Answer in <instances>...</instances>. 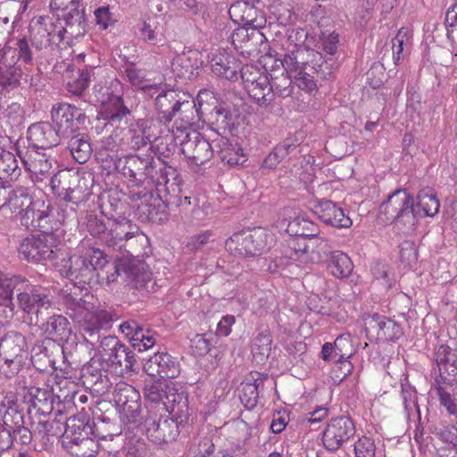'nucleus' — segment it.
Instances as JSON below:
<instances>
[{"mask_svg": "<svg viewBox=\"0 0 457 457\" xmlns=\"http://www.w3.org/2000/svg\"><path fill=\"white\" fill-rule=\"evenodd\" d=\"M320 53L304 46L295 45L285 54L282 65L286 73L280 78L270 75V86L275 96L286 98L292 94V81L302 90L312 92L316 89L313 73L317 71L316 65L321 61Z\"/></svg>", "mask_w": 457, "mask_h": 457, "instance_id": "obj_1", "label": "nucleus"}, {"mask_svg": "<svg viewBox=\"0 0 457 457\" xmlns=\"http://www.w3.org/2000/svg\"><path fill=\"white\" fill-rule=\"evenodd\" d=\"M439 207L435 190L425 187L418 193L416 208L412 196L404 189H397L380 205L379 210L386 215V220L411 228L416 224V215L434 217Z\"/></svg>", "mask_w": 457, "mask_h": 457, "instance_id": "obj_2", "label": "nucleus"}, {"mask_svg": "<svg viewBox=\"0 0 457 457\" xmlns=\"http://www.w3.org/2000/svg\"><path fill=\"white\" fill-rule=\"evenodd\" d=\"M93 260L97 263L95 275L97 280L107 285L115 282L123 271L128 283L136 288H144L151 280L147 264L138 258L120 259L110 262L99 249H93Z\"/></svg>", "mask_w": 457, "mask_h": 457, "instance_id": "obj_3", "label": "nucleus"}, {"mask_svg": "<svg viewBox=\"0 0 457 457\" xmlns=\"http://www.w3.org/2000/svg\"><path fill=\"white\" fill-rule=\"evenodd\" d=\"M92 427L84 413L70 417L65 424L62 445L77 457H95L96 443L90 437Z\"/></svg>", "mask_w": 457, "mask_h": 457, "instance_id": "obj_4", "label": "nucleus"}, {"mask_svg": "<svg viewBox=\"0 0 457 457\" xmlns=\"http://www.w3.org/2000/svg\"><path fill=\"white\" fill-rule=\"evenodd\" d=\"M275 235L263 228L234 233L225 242L226 250L237 257L258 256L275 245Z\"/></svg>", "mask_w": 457, "mask_h": 457, "instance_id": "obj_5", "label": "nucleus"}, {"mask_svg": "<svg viewBox=\"0 0 457 457\" xmlns=\"http://www.w3.org/2000/svg\"><path fill=\"white\" fill-rule=\"evenodd\" d=\"M102 114L106 120V129H113L111 135L103 140L104 147L112 152H118L120 149L126 151L125 135L120 133V129L128 124L130 111L124 105L122 98L111 95L106 100H103Z\"/></svg>", "mask_w": 457, "mask_h": 457, "instance_id": "obj_6", "label": "nucleus"}, {"mask_svg": "<svg viewBox=\"0 0 457 457\" xmlns=\"http://www.w3.org/2000/svg\"><path fill=\"white\" fill-rule=\"evenodd\" d=\"M66 309V314L89 336L105 328L110 322V316L105 311L83 299H68Z\"/></svg>", "mask_w": 457, "mask_h": 457, "instance_id": "obj_7", "label": "nucleus"}, {"mask_svg": "<svg viewBox=\"0 0 457 457\" xmlns=\"http://www.w3.org/2000/svg\"><path fill=\"white\" fill-rule=\"evenodd\" d=\"M66 24L63 26L55 18L45 15L35 17L30 24V40L36 51L42 53L52 50L64 39Z\"/></svg>", "mask_w": 457, "mask_h": 457, "instance_id": "obj_8", "label": "nucleus"}, {"mask_svg": "<svg viewBox=\"0 0 457 457\" xmlns=\"http://www.w3.org/2000/svg\"><path fill=\"white\" fill-rule=\"evenodd\" d=\"M21 141L17 142L16 151L32 180L43 181L49 178L54 171V165L56 164L54 158L34 148L21 149Z\"/></svg>", "mask_w": 457, "mask_h": 457, "instance_id": "obj_9", "label": "nucleus"}, {"mask_svg": "<svg viewBox=\"0 0 457 457\" xmlns=\"http://www.w3.org/2000/svg\"><path fill=\"white\" fill-rule=\"evenodd\" d=\"M16 304L27 315H38L41 310L51 308L53 301L46 290L32 285L25 278L16 295Z\"/></svg>", "mask_w": 457, "mask_h": 457, "instance_id": "obj_10", "label": "nucleus"}, {"mask_svg": "<svg viewBox=\"0 0 457 457\" xmlns=\"http://www.w3.org/2000/svg\"><path fill=\"white\" fill-rule=\"evenodd\" d=\"M112 398L120 410V416L128 422H135L141 412L139 392L124 381L116 383Z\"/></svg>", "mask_w": 457, "mask_h": 457, "instance_id": "obj_11", "label": "nucleus"}, {"mask_svg": "<svg viewBox=\"0 0 457 457\" xmlns=\"http://www.w3.org/2000/svg\"><path fill=\"white\" fill-rule=\"evenodd\" d=\"M22 341V337L17 333H8L0 340V372L6 377H12L20 370Z\"/></svg>", "mask_w": 457, "mask_h": 457, "instance_id": "obj_12", "label": "nucleus"}, {"mask_svg": "<svg viewBox=\"0 0 457 457\" xmlns=\"http://www.w3.org/2000/svg\"><path fill=\"white\" fill-rule=\"evenodd\" d=\"M155 107L161 120L170 122L179 114L181 120L189 119L187 112H193L195 104L188 100L181 101L174 90H162L155 97Z\"/></svg>", "mask_w": 457, "mask_h": 457, "instance_id": "obj_13", "label": "nucleus"}, {"mask_svg": "<svg viewBox=\"0 0 457 457\" xmlns=\"http://www.w3.org/2000/svg\"><path fill=\"white\" fill-rule=\"evenodd\" d=\"M228 14L235 23L243 26V28L238 29L233 36V42L236 41L235 36H247L248 29L256 30L262 28L265 23V19L259 10L253 4L245 1H237L232 4L228 10Z\"/></svg>", "mask_w": 457, "mask_h": 457, "instance_id": "obj_14", "label": "nucleus"}, {"mask_svg": "<svg viewBox=\"0 0 457 457\" xmlns=\"http://www.w3.org/2000/svg\"><path fill=\"white\" fill-rule=\"evenodd\" d=\"M51 118L61 137H69L79 129L86 116L76 106L62 103L53 106Z\"/></svg>", "mask_w": 457, "mask_h": 457, "instance_id": "obj_15", "label": "nucleus"}, {"mask_svg": "<svg viewBox=\"0 0 457 457\" xmlns=\"http://www.w3.org/2000/svg\"><path fill=\"white\" fill-rule=\"evenodd\" d=\"M355 433L353 420L348 417H338L330 420L323 431L322 442L326 449L336 451Z\"/></svg>", "mask_w": 457, "mask_h": 457, "instance_id": "obj_16", "label": "nucleus"}, {"mask_svg": "<svg viewBox=\"0 0 457 457\" xmlns=\"http://www.w3.org/2000/svg\"><path fill=\"white\" fill-rule=\"evenodd\" d=\"M81 0H51L50 6L53 10L66 12L64 22L65 32L70 37H77L85 33V18L79 7Z\"/></svg>", "mask_w": 457, "mask_h": 457, "instance_id": "obj_17", "label": "nucleus"}, {"mask_svg": "<svg viewBox=\"0 0 457 457\" xmlns=\"http://www.w3.org/2000/svg\"><path fill=\"white\" fill-rule=\"evenodd\" d=\"M53 240V236L48 233L26 238L21 244L19 253L24 259L35 262L53 260L55 257V252L50 244Z\"/></svg>", "mask_w": 457, "mask_h": 457, "instance_id": "obj_18", "label": "nucleus"}, {"mask_svg": "<svg viewBox=\"0 0 457 457\" xmlns=\"http://www.w3.org/2000/svg\"><path fill=\"white\" fill-rule=\"evenodd\" d=\"M144 426L147 437L156 445L172 441L178 435V427L168 415L149 416L145 419Z\"/></svg>", "mask_w": 457, "mask_h": 457, "instance_id": "obj_19", "label": "nucleus"}, {"mask_svg": "<svg viewBox=\"0 0 457 457\" xmlns=\"http://www.w3.org/2000/svg\"><path fill=\"white\" fill-rule=\"evenodd\" d=\"M115 166L124 177L136 186L144 183L153 170L151 160L137 155H127L124 158H120L116 161Z\"/></svg>", "mask_w": 457, "mask_h": 457, "instance_id": "obj_20", "label": "nucleus"}, {"mask_svg": "<svg viewBox=\"0 0 457 457\" xmlns=\"http://www.w3.org/2000/svg\"><path fill=\"white\" fill-rule=\"evenodd\" d=\"M181 151L195 165L204 164L213 155L209 141L195 131L187 133L185 139L181 141Z\"/></svg>", "mask_w": 457, "mask_h": 457, "instance_id": "obj_21", "label": "nucleus"}, {"mask_svg": "<svg viewBox=\"0 0 457 457\" xmlns=\"http://www.w3.org/2000/svg\"><path fill=\"white\" fill-rule=\"evenodd\" d=\"M152 120H139L135 124L124 125L120 133L125 135L126 150H138L157 137L152 131Z\"/></svg>", "mask_w": 457, "mask_h": 457, "instance_id": "obj_22", "label": "nucleus"}, {"mask_svg": "<svg viewBox=\"0 0 457 457\" xmlns=\"http://www.w3.org/2000/svg\"><path fill=\"white\" fill-rule=\"evenodd\" d=\"M365 330L367 334L382 341H395L403 335V329L397 322L378 314H373L366 319Z\"/></svg>", "mask_w": 457, "mask_h": 457, "instance_id": "obj_23", "label": "nucleus"}, {"mask_svg": "<svg viewBox=\"0 0 457 457\" xmlns=\"http://www.w3.org/2000/svg\"><path fill=\"white\" fill-rule=\"evenodd\" d=\"M61 135L49 122H37L29 127L27 140L28 148L48 149L60 143Z\"/></svg>", "mask_w": 457, "mask_h": 457, "instance_id": "obj_24", "label": "nucleus"}, {"mask_svg": "<svg viewBox=\"0 0 457 457\" xmlns=\"http://www.w3.org/2000/svg\"><path fill=\"white\" fill-rule=\"evenodd\" d=\"M144 370L150 377H160L164 379L178 377L180 373V367L170 354L157 353L145 362Z\"/></svg>", "mask_w": 457, "mask_h": 457, "instance_id": "obj_25", "label": "nucleus"}, {"mask_svg": "<svg viewBox=\"0 0 457 457\" xmlns=\"http://www.w3.org/2000/svg\"><path fill=\"white\" fill-rule=\"evenodd\" d=\"M51 207L43 201H35L28 205L21 216V224L27 228L41 229L44 234L51 229Z\"/></svg>", "mask_w": 457, "mask_h": 457, "instance_id": "obj_26", "label": "nucleus"}, {"mask_svg": "<svg viewBox=\"0 0 457 457\" xmlns=\"http://www.w3.org/2000/svg\"><path fill=\"white\" fill-rule=\"evenodd\" d=\"M435 361L444 383L453 385L457 382V357L450 346L441 345L435 353Z\"/></svg>", "mask_w": 457, "mask_h": 457, "instance_id": "obj_27", "label": "nucleus"}, {"mask_svg": "<svg viewBox=\"0 0 457 457\" xmlns=\"http://www.w3.org/2000/svg\"><path fill=\"white\" fill-rule=\"evenodd\" d=\"M25 278L0 272V305L5 307V318H12L16 313L13 294L19 292Z\"/></svg>", "mask_w": 457, "mask_h": 457, "instance_id": "obj_28", "label": "nucleus"}, {"mask_svg": "<svg viewBox=\"0 0 457 457\" xmlns=\"http://www.w3.org/2000/svg\"><path fill=\"white\" fill-rule=\"evenodd\" d=\"M211 68L216 76L228 80H234L237 78V70L240 68V63L235 56L228 54L225 49H219L212 55Z\"/></svg>", "mask_w": 457, "mask_h": 457, "instance_id": "obj_29", "label": "nucleus"}, {"mask_svg": "<svg viewBox=\"0 0 457 457\" xmlns=\"http://www.w3.org/2000/svg\"><path fill=\"white\" fill-rule=\"evenodd\" d=\"M315 213L325 224L337 228H349L352 220L344 211L331 201L325 200L315 206Z\"/></svg>", "mask_w": 457, "mask_h": 457, "instance_id": "obj_30", "label": "nucleus"}, {"mask_svg": "<svg viewBox=\"0 0 457 457\" xmlns=\"http://www.w3.org/2000/svg\"><path fill=\"white\" fill-rule=\"evenodd\" d=\"M93 250L84 256H73L70 259V276L79 283L90 284L95 277L97 263L93 260Z\"/></svg>", "mask_w": 457, "mask_h": 457, "instance_id": "obj_31", "label": "nucleus"}, {"mask_svg": "<svg viewBox=\"0 0 457 457\" xmlns=\"http://www.w3.org/2000/svg\"><path fill=\"white\" fill-rule=\"evenodd\" d=\"M198 53L190 51L178 54L171 62L173 73L184 79H192L198 74L201 62Z\"/></svg>", "mask_w": 457, "mask_h": 457, "instance_id": "obj_32", "label": "nucleus"}, {"mask_svg": "<svg viewBox=\"0 0 457 457\" xmlns=\"http://www.w3.org/2000/svg\"><path fill=\"white\" fill-rule=\"evenodd\" d=\"M136 363L134 353L125 345L118 347L113 353L103 361V368L111 369L115 373L123 374L133 370Z\"/></svg>", "mask_w": 457, "mask_h": 457, "instance_id": "obj_33", "label": "nucleus"}, {"mask_svg": "<svg viewBox=\"0 0 457 457\" xmlns=\"http://www.w3.org/2000/svg\"><path fill=\"white\" fill-rule=\"evenodd\" d=\"M162 411L175 416L182 417L187 411V397L183 390L178 387L176 383L170 381Z\"/></svg>", "mask_w": 457, "mask_h": 457, "instance_id": "obj_34", "label": "nucleus"}, {"mask_svg": "<svg viewBox=\"0 0 457 457\" xmlns=\"http://www.w3.org/2000/svg\"><path fill=\"white\" fill-rule=\"evenodd\" d=\"M77 181V175H72L68 170H59L51 178L50 187L58 197L65 201H71V194L73 192V185Z\"/></svg>", "mask_w": 457, "mask_h": 457, "instance_id": "obj_35", "label": "nucleus"}, {"mask_svg": "<svg viewBox=\"0 0 457 457\" xmlns=\"http://www.w3.org/2000/svg\"><path fill=\"white\" fill-rule=\"evenodd\" d=\"M245 90L261 107H267L275 100V93L272 91L269 77L261 79L251 86L248 85Z\"/></svg>", "mask_w": 457, "mask_h": 457, "instance_id": "obj_36", "label": "nucleus"}, {"mask_svg": "<svg viewBox=\"0 0 457 457\" xmlns=\"http://www.w3.org/2000/svg\"><path fill=\"white\" fill-rule=\"evenodd\" d=\"M353 262L349 256L343 252L335 251L330 253L328 269L336 278H347L353 271Z\"/></svg>", "mask_w": 457, "mask_h": 457, "instance_id": "obj_37", "label": "nucleus"}, {"mask_svg": "<svg viewBox=\"0 0 457 457\" xmlns=\"http://www.w3.org/2000/svg\"><path fill=\"white\" fill-rule=\"evenodd\" d=\"M6 407V411L3 416V423L4 427L15 431L24 424L23 414L16 406L15 397L12 394L6 395L2 403Z\"/></svg>", "mask_w": 457, "mask_h": 457, "instance_id": "obj_38", "label": "nucleus"}, {"mask_svg": "<svg viewBox=\"0 0 457 457\" xmlns=\"http://www.w3.org/2000/svg\"><path fill=\"white\" fill-rule=\"evenodd\" d=\"M169 380L150 379L145 381L144 387V396L149 403L163 405L170 386Z\"/></svg>", "mask_w": 457, "mask_h": 457, "instance_id": "obj_39", "label": "nucleus"}, {"mask_svg": "<svg viewBox=\"0 0 457 457\" xmlns=\"http://www.w3.org/2000/svg\"><path fill=\"white\" fill-rule=\"evenodd\" d=\"M21 175L15 155L0 145V180H13Z\"/></svg>", "mask_w": 457, "mask_h": 457, "instance_id": "obj_40", "label": "nucleus"}, {"mask_svg": "<svg viewBox=\"0 0 457 457\" xmlns=\"http://www.w3.org/2000/svg\"><path fill=\"white\" fill-rule=\"evenodd\" d=\"M272 339L268 329L260 332L252 342L251 351L257 362H264L270 354Z\"/></svg>", "mask_w": 457, "mask_h": 457, "instance_id": "obj_41", "label": "nucleus"}, {"mask_svg": "<svg viewBox=\"0 0 457 457\" xmlns=\"http://www.w3.org/2000/svg\"><path fill=\"white\" fill-rule=\"evenodd\" d=\"M296 145L292 138H287L283 143L276 145L274 149L263 160L262 168L272 170L286 158L294 149Z\"/></svg>", "mask_w": 457, "mask_h": 457, "instance_id": "obj_42", "label": "nucleus"}, {"mask_svg": "<svg viewBox=\"0 0 457 457\" xmlns=\"http://www.w3.org/2000/svg\"><path fill=\"white\" fill-rule=\"evenodd\" d=\"M68 145L71 154L78 162L84 163L90 157L92 149L85 135L71 137Z\"/></svg>", "mask_w": 457, "mask_h": 457, "instance_id": "obj_43", "label": "nucleus"}, {"mask_svg": "<svg viewBox=\"0 0 457 457\" xmlns=\"http://www.w3.org/2000/svg\"><path fill=\"white\" fill-rule=\"evenodd\" d=\"M139 38L144 43L158 46L165 41L163 33L160 30L157 22L144 21L138 29Z\"/></svg>", "mask_w": 457, "mask_h": 457, "instance_id": "obj_44", "label": "nucleus"}, {"mask_svg": "<svg viewBox=\"0 0 457 457\" xmlns=\"http://www.w3.org/2000/svg\"><path fill=\"white\" fill-rule=\"evenodd\" d=\"M32 203L27 190L21 187L8 192L5 208H9L12 212L21 213Z\"/></svg>", "mask_w": 457, "mask_h": 457, "instance_id": "obj_45", "label": "nucleus"}, {"mask_svg": "<svg viewBox=\"0 0 457 457\" xmlns=\"http://www.w3.org/2000/svg\"><path fill=\"white\" fill-rule=\"evenodd\" d=\"M288 247L290 249V253H287V256L292 260V262L289 263L290 266H297V262L304 264L309 262L310 258L308 246L305 245L303 238L290 239L288 242Z\"/></svg>", "mask_w": 457, "mask_h": 457, "instance_id": "obj_46", "label": "nucleus"}, {"mask_svg": "<svg viewBox=\"0 0 457 457\" xmlns=\"http://www.w3.org/2000/svg\"><path fill=\"white\" fill-rule=\"evenodd\" d=\"M220 158L222 162L229 166L242 165L245 162L243 149L237 145H233L228 141L223 142V146L219 152Z\"/></svg>", "mask_w": 457, "mask_h": 457, "instance_id": "obj_47", "label": "nucleus"}, {"mask_svg": "<svg viewBox=\"0 0 457 457\" xmlns=\"http://www.w3.org/2000/svg\"><path fill=\"white\" fill-rule=\"evenodd\" d=\"M68 320L62 315H54L43 325V329L48 337L62 338L69 332Z\"/></svg>", "mask_w": 457, "mask_h": 457, "instance_id": "obj_48", "label": "nucleus"}, {"mask_svg": "<svg viewBox=\"0 0 457 457\" xmlns=\"http://www.w3.org/2000/svg\"><path fill=\"white\" fill-rule=\"evenodd\" d=\"M410 38L408 29L401 28L392 39L393 59L395 64L403 59L404 47L409 45Z\"/></svg>", "mask_w": 457, "mask_h": 457, "instance_id": "obj_49", "label": "nucleus"}, {"mask_svg": "<svg viewBox=\"0 0 457 457\" xmlns=\"http://www.w3.org/2000/svg\"><path fill=\"white\" fill-rule=\"evenodd\" d=\"M289 228L296 235L303 237H316L319 233V228L316 224L305 218H297L289 224Z\"/></svg>", "mask_w": 457, "mask_h": 457, "instance_id": "obj_50", "label": "nucleus"}, {"mask_svg": "<svg viewBox=\"0 0 457 457\" xmlns=\"http://www.w3.org/2000/svg\"><path fill=\"white\" fill-rule=\"evenodd\" d=\"M333 345L335 347L334 357L338 358L339 361L347 360L353 354V349L349 333L337 337Z\"/></svg>", "mask_w": 457, "mask_h": 457, "instance_id": "obj_51", "label": "nucleus"}, {"mask_svg": "<svg viewBox=\"0 0 457 457\" xmlns=\"http://www.w3.org/2000/svg\"><path fill=\"white\" fill-rule=\"evenodd\" d=\"M90 73L87 70L78 71V76L67 81V89L74 95H81L88 87Z\"/></svg>", "mask_w": 457, "mask_h": 457, "instance_id": "obj_52", "label": "nucleus"}, {"mask_svg": "<svg viewBox=\"0 0 457 457\" xmlns=\"http://www.w3.org/2000/svg\"><path fill=\"white\" fill-rule=\"evenodd\" d=\"M126 74L129 81L140 90L144 92H150L154 89L158 91L157 85L151 84L148 80L145 79L140 71L130 68L126 71Z\"/></svg>", "mask_w": 457, "mask_h": 457, "instance_id": "obj_53", "label": "nucleus"}, {"mask_svg": "<svg viewBox=\"0 0 457 457\" xmlns=\"http://www.w3.org/2000/svg\"><path fill=\"white\" fill-rule=\"evenodd\" d=\"M355 457H375L376 446L374 441L367 436L359 438L354 443Z\"/></svg>", "mask_w": 457, "mask_h": 457, "instance_id": "obj_54", "label": "nucleus"}, {"mask_svg": "<svg viewBox=\"0 0 457 457\" xmlns=\"http://www.w3.org/2000/svg\"><path fill=\"white\" fill-rule=\"evenodd\" d=\"M258 390L255 383H245L242 386L240 399L245 407L253 408L258 402Z\"/></svg>", "mask_w": 457, "mask_h": 457, "instance_id": "obj_55", "label": "nucleus"}, {"mask_svg": "<svg viewBox=\"0 0 457 457\" xmlns=\"http://www.w3.org/2000/svg\"><path fill=\"white\" fill-rule=\"evenodd\" d=\"M240 72L245 88L247 87L248 85L251 86L261 79L268 77L267 74L262 73L260 69L253 65H245L242 67Z\"/></svg>", "mask_w": 457, "mask_h": 457, "instance_id": "obj_56", "label": "nucleus"}, {"mask_svg": "<svg viewBox=\"0 0 457 457\" xmlns=\"http://www.w3.org/2000/svg\"><path fill=\"white\" fill-rule=\"evenodd\" d=\"M418 253L415 244L411 241H404L400 245V260L407 265L411 266L417 262Z\"/></svg>", "mask_w": 457, "mask_h": 457, "instance_id": "obj_57", "label": "nucleus"}, {"mask_svg": "<svg viewBox=\"0 0 457 457\" xmlns=\"http://www.w3.org/2000/svg\"><path fill=\"white\" fill-rule=\"evenodd\" d=\"M436 394L440 401V404L444 406L450 414H457V404L452 395L448 393L442 386L435 388Z\"/></svg>", "mask_w": 457, "mask_h": 457, "instance_id": "obj_58", "label": "nucleus"}, {"mask_svg": "<svg viewBox=\"0 0 457 457\" xmlns=\"http://www.w3.org/2000/svg\"><path fill=\"white\" fill-rule=\"evenodd\" d=\"M122 345L119 342L118 338L115 337H104L100 341L99 347V355L100 359L103 361L105 357H108L111 353H113L118 347Z\"/></svg>", "mask_w": 457, "mask_h": 457, "instance_id": "obj_59", "label": "nucleus"}, {"mask_svg": "<svg viewBox=\"0 0 457 457\" xmlns=\"http://www.w3.org/2000/svg\"><path fill=\"white\" fill-rule=\"evenodd\" d=\"M436 435L444 442L451 444L457 450V427L443 426L436 429Z\"/></svg>", "mask_w": 457, "mask_h": 457, "instance_id": "obj_60", "label": "nucleus"}, {"mask_svg": "<svg viewBox=\"0 0 457 457\" xmlns=\"http://www.w3.org/2000/svg\"><path fill=\"white\" fill-rule=\"evenodd\" d=\"M29 396L34 408L40 410L43 406L49 404V392L37 387H32L29 390Z\"/></svg>", "mask_w": 457, "mask_h": 457, "instance_id": "obj_61", "label": "nucleus"}, {"mask_svg": "<svg viewBox=\"0 0 457 457\" xmlns=\"http://www.w3.org/2000/svg\"><path fill=\"white\" fill-rule=\"evenodd\" d=\"M155 344V338L149 330L139 331L136 334V339L133 344L134 347H137L139 351H145L150 349Z\"/></svg>", "mask_w": 457, "mask_h": 457, "instance_id": "obj_62", "label": "nucleus"}, {"mask_svg": "<svg viewBox=\"0 0 457 457\" xmlns=\"http://www.w3.org/2000/svg\"><path fill=\"white\" fill-rule=\"evenodd\" d=\"M96 22L102 29H105L113 24L114 19L108 6H101L95 11Z\"/></svg>", "mask_w": 457, "mask_h": 457, "instance_id": "obj_63", "label": "nucleus"}, {"mask_svg": "<svg viewBox=\"0 0 457 457\" xmlns=\"http://www.w3.org/2000/svg\"><path fill=\"white\" fill-rule=\"evenodd\" d=\"M21 72L15 67H10L4 74L0 75V82L11 87H16L20 82Z\"/></svg>", "mask_w": 457, "mask_h": 457, "instance_id": "obj_64", "label": "nucleus"}]
</instances>
